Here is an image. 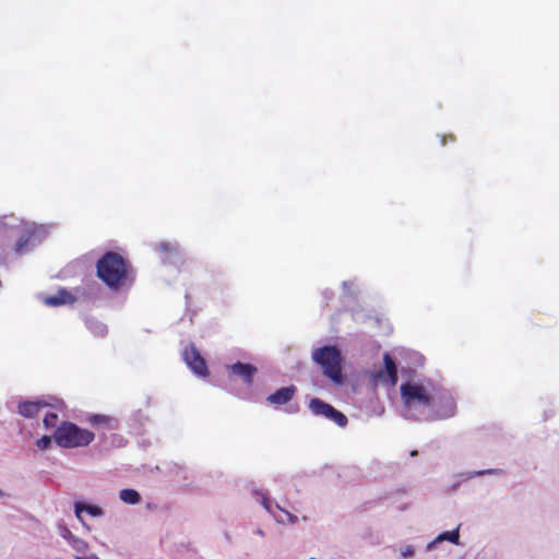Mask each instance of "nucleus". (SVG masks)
<instances>
[{"label":"nucleus","instance_id":"1","mask_svg":"<svg viewBox=\"0 0 559 559\" xmlns=\"http://www.w3.org/2000/svg\"><path fill=\"white\" fill-rule=\"evenodd\" d=\"M129 262L118 252H106L96 264L98 278L110 289L118 290L128 280Z\"/></svg>","mask_w":559,"mask_h":559},{"label":"nucleus","instance_id":"2","mask_svg":"<svg viewBox=\"0 0 559 559\" xmlns=\"http://www.w3.org/2000/svg\"><path fill=\"white\" fill-rule=\"evenodd\" d=\"M312 359L321 367L325 377L331 379L335 384L343 383L342 354L335 346L316 348L312 353Z\"/></svg>","mask_w":559,"mask_h":559},{"label":"nucleus","instance_id":"3","mask_svg":"<svg viewBox=\"0 0 559 559\" xmlns=\"http://www.w3.org/2000/svg\"><path fill=\"white\" fill-rule=\"evenodd\" d=\"M94 438V432L83 429L71 421L61 423L53 433L55 442L64 449L86 447Z\"/></svg>","mask_w":559,"mask_h":559},{"label":"nucleus","instance_id":"4","mask_svg":"<svg viewBox=\"0 0 559 559\" xmlns=\"http://www.w3.org/2000/svg\"><path fill=\"white\" fill-rule=\"evenodd\" d=\"M428 408L430 412L429 419H447L454 416L456 412V403L448 390L437 389L432 392V400Z\"/></svg>","mask_w":559,"mask_h":559},{"label":"nucleus","instance_id":"5","mask_svg":"<svg viewBox=\"0 0 559 559\" xmlns=\"http://www.w3.org/2000/svg\"><path fill=\"white\" fill-rule=\"evenodd\" d=\"M400 391L402 401L407 408L416 405L428 408L432 400V392H428L421 384L406 382L401 385Z\"/></svg>","mask_w":559,"mask_h":559},{"label":"nucleus","instance_id":"6","mask_svg":"<svg viewBox=\"0 0 559 559\" xmlns=\"http://www.w3.org/2000/svg\"><path fill=\"white\" fill-rule=\"evenodd\" d=\"M309 409L317 416H323L334 421L338 427L343 428L348 423L347 417L342 412L337 411L331 404H328L318 397L310 400Z\"/></svg>","mask_w":559,"mask_h":559},{"label":"nucleus","instance_id":"7","mask_svg":"<svg viewBox=\"0 0 559 559\" xmlns=\"http://www.w3.org/2000/svg\"><path fill=\"white\" fill-rule=\"evenodd\" d=\"M183 359L195 374L201 377L209 376L206 361L193 344L186 346L183 350Z\"/></svg>","mask_w":559,"mask_h":559},{"label":"nucleus","instance_id":"8","mask_svg":"<svg viewBox=\"0 0 559 559\" xmlns=\"http://www.w3.org/2000/svg\"><path fill=\"white\" fill-rule=\"evenodd\" d=\"M384 368L374 373V380L394 386L397 382V367L389 353L383 355Z\"/></svg>","mask_w":559,"mask_h":559},{"label":"nucleus","instance_id":"9","mask_svg":"<svg viewBox=\"0 0 559 559\" xmlns=\"http://www.w3.org/2000/svg\"><path fill=\"white\" fill-rule=\"evenodd\" d=\"M230 373L241 378L247 384H251L253 377L257 373V367L251 364L235 362L229 367Z\"/></svg>","mask_w":559,"mask_h":559},{"label":"nucleus","instance_id":"10","mask_svg":"<svg viewBox=\"0 0 559 559\" xmlns=\"http://www.w3.org/2000/svg\"><path fill=\"white\" fill-rule=\"evenodd\" d=\"M296 394V386L289 385L277 389L266 397V401L273 405H284L293 400Z\"/></svg>","mask_w":559,"mask_h":559},{"label":"nucleus","instance_id":"11","mask_svg":"<svg viewBox=\"0 0 559 559\" xmlns=\"http://www.w3.org/2000/svg\"><path fill=\"white\" fill-rule=\"evenodd\" d=\"M46 406H48V403L43 400L25 401L19 404V413L24 417L33 418Z\"/></svg>","mask_w":559,"mask_h":559},{"label":"nucleus","instance_id":"12","mask_svg":"<svg viewBox=\"0 0 559 559\" xmlns=\"http://www.w3.org/2000/svg\"><path fill=\"white\" fill-rule=\"evenodd\" d=\"M75 297L66 289H60L56 295L48 296L45 299V304L51 307L62 306L67 304H73Z\"/></svg>","mask_w":559,"mask_h":559},{"label":"nucleus","instance_id":"13","mask_svg":"<svg viewBox=\"0 0 559 559\" xmlns=\"http://www.w3.org/2000/svg\"><path fill=\"white\" fill-rule=\"evenodd\" d=\"M87 421L93 426H102L108 430H115L119 426L117 418L103 414L92 415Z\"/></svg>","mask_w":559,"mask_h":559},{"label":"nucleus","instance_id":"14","mask_svg":"<svg viewBox=\"0 0 559 559\" xmlns=\"http://www.w3.org/2000/svg\"><path fill=\"white\" fill-rule=\"evenodd\" d=\"M119 498L124 503H128V504H136L141 501L140 493L136 490L131 489V488H126V489L120 490Z\"/></svg>","mask_w":559,"mask_h":559},{"label":"nucleus","instance_id":"15","mask_svg":"<svg viewBox=\"0 0 559 559\" xmlns=\"http://www.w3.org/2000/svg\"><path fill=\"white\" fill-rule=\"evenodd\" d=\"M69 534V544L70 546L79 554H86L88 549V545L83 539L74 536L71 531H67Z\"/></svg>","mask_w":559,"mask_h":559},{"label":"nucleus","instance_id":"16","mask_svg":"<svg viewBox=\"0 0 559 559\" xmlns=\"http://www.w3.org/2000/svg\"><path fill=\"white\" fill-rule=\"evenodd\" d=\"M29 239H31L29 235H22L20 237V239L15 242L14 251L17 254H23L26 251V249L28 248Z\"/></svg>","mask_w":559,"mask_h":559},{"label":"nucleus","instance_id":"17","mask_svg":"<svg viewBox=\"0 0 559 559\" xmlns=\"http://www.w3.org/2000/svg\"><path fill=\"white\" fill-rule=\"evenodd\" d=\"M459 538H460L459 530H454V531H449V532H444V533L440 534L437 537L436 542L449 540L453 544H457Z\"/></svg>","mask_w":559,"mask_h":559},{"label":"nucleus","instance_id":"18","mask_svg":"<svg viewBox=\"0 0 559 559\" xmlns=\"http://www.w3.org/2000/svg\"><path fill=\"white\" fill-rule=\"evenodd\" d=\"M177 249L176 246L168 242H160L156 245V250L167 258L168 254L173 253Z\"/></svg>","mask_w":559,"mask_h":559},{"label":"nucleus","instance_id":"19","mask_svg":"<svg viewBox=\"0 0 559 559\" xmlns=\"http://www.w3.org/2000/svg\"><path fill=\"white\" fill-rule=\"evenodd\" d=\"M82 510H86L92 515H99L100 514V510L97 507H91V506H84V504L78 503L75 506L76 514L79 515Z\"/></svg>","mask_w":559,"mask_h":559},{"label":"nucleus","instance_id":"20","mask_svg":"<svg viewBox=\"0 0 559 559\" xmlns=\"http://www.w3.org/2000/svg\"><path fill=\"white\" fill-rule=\"evenodd\" d=\"M57 421H58V415L56 413L49 412L44 417V425L47 428L56 427Z\"/></svg>","mask_w":559,"mask_h":559},{"label":"nucleus","instance_id":"21","mask_svg":"<svg viewBox=\"0 0 559 559\" xmlns=\"http://www.w3.org/2000/svg\"><path fill=\"white\" fill-rule=\"evenodd\" d=\"M50 444H51V438L49 436H44L36 441V445L40 450L48 449L50 447Z\"/></svg>","mask_w":559,"mask_h":559},{"label":"nucleus","instance_id":"22","mask_svg":"<svg viewBox=\"0 0 559 559\" xmlns=\"http://www.w3.org/2000/svg\"><path fill=\"white\" fill-rule=\"evenodd\" d=\"M448 141L450 142H455V136L453 134H449V135H442L441 136V145L444 146Z\"/></svg>","mask_w":559,"mask_h":559},{"label":"nucleus","instance_id":"23","mask_svg":"<svg viewBox=\"0 0 559 559\" xmlns=\"http://www.w3.org/2000/svg\"><path fill=\"white\" fill-rule=\"evenodd\" d=\"M68 528H64L62 536L69 542V534L67 533Z\"/></svg>","mask_w":559,"mask_h":559},{"label":"nucleus","instance_id":"24","mask_svg":"<svg viewBox=\"0 0 559 559\" xmlns=\"http://www.w3.org/2000/svg\"><path fill=\"white\" fill-rule=\"evenodd\" d=\"M413 554H414V551H413V549H411V548H409V549H407V550H406V552H405V555H409V556H412Z\"/></svg>","mask_w":559,"mask_h":559},{"label":"nucleus","instance_id":"25","mask_svg":"<svg viewBox=\"0 0 559 559\" xmlns=\"http://www.w3.org/2000/svg\"><path fill=\"white\" fill-rule=\"evenodd\" d=\"M492 472H493V471H491V469H488L487 472H481V473H479V475H484L485 473H488V474H490V473H492Z\"/></svg>","mask_w":559,"mask_h":559},{"label":"nucleus","instance_id":"26","mask_svg":"<svg viewBox=\"0 0 559 559\" xmlns=\"http://www.w3.org/2000/svg\"><path fill=\"white\" fill-rule=\"evenodd\" d=\"M265 509L270 510L269 503L264 502Z\"/></svg>","mask_w":559,"mask_h":559},{"label":"nucleus","instance_id":"27","mask_svg":"<svg viewBox=\"0 0 559 559\" xmlns=\"http://www.w3.org/2000/svg\"><path fill=\"white\" fill-rule=\"evenodd\" d=\"M4 496V492L2 489H0V497H3Z\"/></svg>","mask_w":559,"mask_h":559},{"label":"nucleus","instance_id":"28","mask_svg":"<svg viewBox=\"0 0 559 559\" xmlns=\"http://www.w3.org/2000/svg\"><path fill=\"white\" fill-rule=\"evenodd\" d=\"M75 559H84V558H82V557H75Z\"/></svg>","mask_w":559,"mask_h":559}]
</instances>
